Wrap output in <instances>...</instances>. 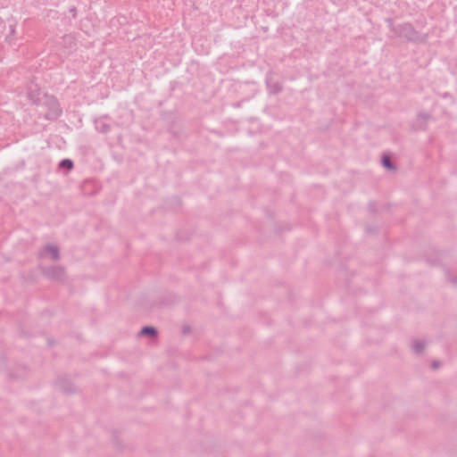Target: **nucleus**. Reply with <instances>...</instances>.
<instances>
[{"label": "nucleus", "mask_w": 457, "mask_h": 457, "mask_svg": "<svg viewBox=\"0 0 457 457\" xmlns=\"http://www.w3.org/2000/svg\"><path fill=\"white\" fill-rule=\"evenodd\" d=\"M440 366V362L438 361H434L432 362V369L436 370Z\"/></svg>", "instance_id": "nucleus-12"}, {"label": "nucleus", "mask_w": 457, "mask_h": 457, "mask_svg": "<svg viewBox=\"0 0 457 457\" xmlns=\"http://www.w3.org/2000/svg\"><path fill=\"white\" fill-rule=\"evenodd\" d=\"M45 251L52 256L53 260H58L60 257L59 249L56 245H47Z\"/></svg>", "instance_id": "nucleus-2"}, {"label": "nucleus", "mask_w": 457, "mask_h": 457, "mask_svg": "<svg viewBox=\"0 0 457 457\" xmlns=\"http://www.w3.org/2000/svg\"><path fill=\"white\" fill-rule=\"evenodd\" d=\"M267 86L270 91L273 94H277L281 91L282 87L278 83L272 84L270 79H267Z\"/></svg>", "instance_id": "nucleus-8"}, {"label": "nucleus", "mask_w": 457, "mask_h": 457, "mask_svg": "<svg viewBox=\"0 0 457 457\" xmlns=\"http://www.w3.org/2000/svg\"><path fill=\"white\" fill-rule=\"evenodd\" d=\"M96 129L102 133H106L110 130V125L107 124L103 119L96 120Z\"/></svg>", "instance_id": "nucleus-4"}, {"label": "nucleus", "mask_w": 457, "mask_h": 457, "mask_svg": "<svg viewBox=\"0 0 457 457\" xmlns=\"http://www.w3.org/2000/svg\"><path fill=\"white\" fill-rule=\"evenodd\" d=\"M59 167L67 170H71L73 168V162L70 159H63L60 162Z\"/></svg>", "instance_id": "nucleus-9"}, {"label": "nucleus", "mask_w": 457, "mask_h": 457, "mask_svg": "<svg viewBox=\"0 0 457 457\" xmlns=\"http://www.w3.org/2000/svg\"><path fill=\"white\" fill-rule=\"evenodd\" d=\"M399 35L409 41L417 42L420 40V33L410 23H403L399 27Z\"/></svg>", "instance_id": "nucleus-1"}, {"label": "nucleus", "mask_w": 457, "mask_h": 457, "mask_svg": "<svg viewBox=\"0 0 457 457\" xmlns=\"http://www.w3.org/2000/svg\"><path fill=\"white\" fill-rule=\"evenodd\" d=\"M192 44H193V46H194L195 50L197 53H199V54H205V53H207V51H206L205 49H199V48H198V39L195 38V39L193 40V43H192Z\"/></svg>", "instance_id": "nucleus-10"}, {"label": "nucleus", "mask_w": 457, "mask_h": 457, "mask_svg": "<svg viewBox=\"0 0 457 457\" xmlns=\"http://www.w3.org/2000/svg\"><path fill=\"white\" fill-rule=\"evenodd\" d=\"M383 165L387 169H392L393 163L391 162L390 159L387 156H385L382 160Z\"/></svg>", "instance_id": "nucleus-11"}, {"label": "nucleus", "mask_w": 457, "mask_h": 457, "mask_svg": "<svg viewBox=\"0 0 457 457\" xmlns=\"http://www.w3.org/2000/svg\"><path fill=\"white\" fill-rule=\"evenodd\" d=\"M46 274L52 278H58L62 275V270L61 268L53 267L49 269Z\"/></svg>", "instance_id": "nucleus-6"}, {"label": "nucleus", "mask_w": 457, "mask_h": 457, "mask_svg": "<svg viewBox=\"0 0 457 457\" xmlns=\"http://www.w3.org/2000/svg\"><path fill=\"white\" fill-rule=\"evenodd\" d=\"M75 11H76V9H75V8L71 9V12H75Z\"/></svg>", "instance_id": "nucleus-13"}, {"label": "nucleus", "mask_w": 457, "mask_h": 457, "mask_svg": "<svg viewBox=\"0 0 457 457\" xmlns=\"http://www.w3.org/2000/svg\"><path fill=\"white\" fill-rule=\"evenodd\" d=\"M425 343L422 341L416 340L412 343L411 347L414 353L420 354L425 349Z\"/></svg>", "instance_id": "nucleus-5"}, {"label": "nucleus", "mask_w": 457, "mask_h": 457, "mask_svg": "<svg viewBox=\"0 0 457 457\" xmlns=\"http://www.w3.org/2000/svg\"><path fill=\"white\" fill-rule=\"evenodd\" d=\"M139 335L154 337L157 335V330L154 327H144L141 329Z\"/></svg>", "instance_id": "nucleus-7"}, {"label": "nucleus", "mask_w": 457, "mask_h": 457, "mask_svg": "<svg viewBox=\"0 0 457 457\" xmlns=\"http://www.w3.org/2000/svg\"><path fill=\"white\" fill-rule=\"evenodd\" d=\"M52 103V109L51 112L48 114L52 118H57L61 115L62 110L59 107V104L57 103L56 99L53 98L51 100Z\"/></svg>", "instance_id": "nucleus-3"}]
</instances>
